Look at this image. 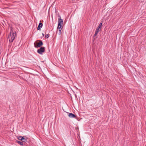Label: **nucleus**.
<instances>
[{
    "label": "nucleus",
    "instance_id": "nucleus-1",
    "mask_svg": "<svg viewBox=\"0 0 146 146\" xmlns=\"http://www.w3.org/2000/svg\"><path fill=\"white\" fill-rule=\"evenodd\" d=\"M39 42H38L36 41L34 43V46L36 48L40 47H41L43 44V42L42 41L39 40Z\"/></svg>",
    "mask_w": 146,
    "mask_h": 146
},
{
    "label": "nucleus",
    "instance_id": "nucleus-5",
    "mask_svg": "<svg viewBox=\"0 0 146 146\" xmlns=\"http://www.w3.org/2000/svg\"><path fill=\"white\" fill-rule=\"evenodd\" d=\"M68 116L70 118H74L76 117V115L72 113H68Z\"/></svg>",
    "mask_w": 146,
    "mask_h": 146
},
{
    "label": "nucleus",
    "instance_id": "nucleus-12",
    "mask_svg": "<svg viewBox=\"0 0 146 146\" xmlns=\"http://www.w3.org/2000/svg\"><path fill=\"white\" fill-rule=\"evenodd\" d=\"M44 33L45 34V36H50V35L49 34L47 33L46 32H44Z\"/></svg>",
    "mask_w": 146,
    "mask_h": 146
},
{
    "label": "nucleus",
    "instance_id": "nucleus-11",
    "mask_svg": "<svg viewBox=\"0 0 146 146\" xmlns=\"http://www.w3.org/2000/svg\"><path fill=\"white\" fill-rule=\"evenodd\" d=\"M102 26V23H100V24L99 25V26H98V28L101 29V27Z\"/></svg>",
    "mask_w": 146,
    "mask_h": 146
},
{
    "label": "nucleus",
    "instance_id": "nucleus-8",
    "mask_svg": "<svg viewBox=\"0 0 146 146\" xmlns=\"http://www.w3.org/2000/svg\"><path fill=\"white\" fill-rule=\"evenodd\" d=\"M62 25H60L59 26L58 25V26L57 27V32L58 33V29H62Z\"/></svg>",
    "mask_w": 146,
    "mask_h": 146
},
{
    "label": "nucleus",
    "instance_id": "nucleus-14",
    "mask_svg": "<svg viewBox=\"0 0 146 146\" xmlns=\"http://www.w3.org/2000/svg\"><path fill=\"white\" fill-rule=\"evenodd\" d=\"M59 30V31H58V34L59 35H60L61 33V30L62 29H58Z\"/></svg>",
    "mask_w": 146,
    "mask_h": 146
},
{
    "label": "nucleus",
    "instance_id": "nucleus-13",
    "mask_svg": "<svg viewBox=\"0 0 146 146\" xmlns=\"http://www.w3.org/2000/svg\"><path fill=\"white\" fill-rule=\"evenodd\" d=\"M100 30H101V29H100L98 28L97 27V29H96V31L97 32H99Z\"/></svg>",
    "mask_w": 146,
    "mask_h": 146
},
{
    "label": "nucleus",
    "instance_id": "nucleus-3",
    "mask_svg": "<svg viewBox=\"0 0 146 146\" xmlns=\"http://www.w3.org/2000/svg\"><path fill=\"white\" fill-rule=\"evenodd\" d=\"M10 36H16V33L15 31L13 32L12 29H11L10 32Z\"/></svg>",
    "mask_w": 146,
    "mask_h": 146
},
{
    "label": "nucleus",
    "instance_id": "nucleus-6",
    "mask_svg": "<svg viewBox=\"0 0 146 146\" xmlns=\"http://www.w3.org/2000/svg\"><path fill=\"white\" fill-rule=\"evenodd\" d=\"M19 138H21V139L19 138V139L21 140H23L25 139H25V141H23L24 142H25V141L27 139V138L25 137V136H23V137H22L21 136L19 137Z\"/></svg>",
    "mask_w": 146,
    "mask_h": 146
},
{
    "label": "nucleus",
    "instance_id": "nucleus-10",
    "mask_svg": "<svg viewBox=\"0 0 146 146\" xmlns=\"http://www.w3.org/2000/svg\"><path fill=\"white\" fill-rule=\"evenodd\" d=\"M17 142L21 145H23V143L22 142L19 141H17Z\"/></svg>",
    "mask_w": 146,
    "mask_h": 146
},
{
    "label": "nucleus",
    "instance_id": "nucleus-7",
    "mask_svg": "<svg viewBox=\"0 0 146 146\" xmlns=\"http://www.w3.org/2000/svg\"><path fill=\"white\" fill-rule=\"evenodd\" d=\"M43 25V24L41 23H39V25L37 27V30H39L41 28H42Z\"/></svg>",
    "mask_w": 146,
    "mask_h": 146
},
{
    "label": "nucleus",
    "instance_id": "nucleus-16",
    "mask_svg": "<svg viewBox=\"0 0 146 146\" xmlns=\"http://www.w3.org/2000/svg\"><path fill=\"white\" fill-rule=\"evenodd\" d=\"M42 36H44V35H45V34L44 33H44H42Z\"/></svg>",
    "mask_w": 146,
    "mask_h": 146
},
{
    "label": "nucleus",
    "instance_id": "nucleus-15",
    "mask_svg": "<svg viewBox=\"0 0 146 146\" xmlns=\"http://www.w3.org/2000/svg\"><path fill=\"white\" fill-rule=\"evenodd\" d=\"M98 33V32H97H97H96V31L95 32V34L94 35V36H96L97 35Z\"/></svg>",
    "mask_w": 146,
    "mask_h": 146
},
{
    "label": "nucleus",
    "instance_id": "nucleus-4",
    "mask_svg": "<svg viewBox=\"0 0 146 146\" xmlns=\"http://www.w3.org/2000/svg\"><path fill=\"white\" fill-rule=\"evenodd\" d=\"M63 23V20L61 19L60 17V18L58 19V25L59 26L60 25H62Z\"/></svg>",
    "mask_w": 146,
    "mask_h": 146
},
{
    "label": "nucleus",
    "instance_id": "nucleus-2",
    "mask_svg": "<svg viewBox=\"0 0 146 146\" xmlns=\"http://www.w3.org/2000/svg\"><path fill=\"white\" fill-rule=\"evenodd\" d=\"M45 48L44 47H42L37 50V52L40 54H42L45 51Z\"/></svg>",
    "mask_w": 146,
    "mask_h": 146
},
{
    "label": "nucleus",
    "instance_id": "nucleus-17",
    "mask_svg": "<svg viewBox=\"0 0 146 146\" xmlns=\"http://www.w3.org/2000/svg\"><path fill=\"white\" fill-rule=\"evenodd\" d=\"M10 37H8V38H9Z\"/></svg>",
    "mask_w": 146,
    "mask_h": 146
},
{
    "label": "nucleus",
    "instance_id": "nucleus-19",
    "mask_svg": "<svg viewBox=\"0 0 146 146\" xmlns=\"http://www.w3.org/2000/svg\"><path fill=\"white\" fill-rule=\"evenodd\" d=\"M48 37H47V38H48Z\"/></svg>",
    "mask_w": 146,
    "mask_h": 146
},
{
    "label": "nucleus",
    "instance_id": "nucleus-18",
    "mask_svg": "<svg viewBox=\"0 0 146 146\" xmlns=\"http://www.w3.org/2000/svg\"><path fill=\"white\" fill-rule=\"evenodd\" d=\"M19 138L20 139H21V138H19Z\"/></svg>",
    "mask_w": 146,
    "mask_h": 146
},
{
    "label": "nucleus",
    "instance_id": "nucleus-9",
    "mask_svg": "<svg viewBox=\"0 0 146 146\" xmlns=\"http://www.w3.org/2000/svg\"><path fill=\"white\" fill-rule=\"evenodd\" d=\"M15 37H11V38L9 39V42H12L15 39Z\"/></svg>",
    "mask_w": 146,
    "mask_h": 146
}]
</instances>
